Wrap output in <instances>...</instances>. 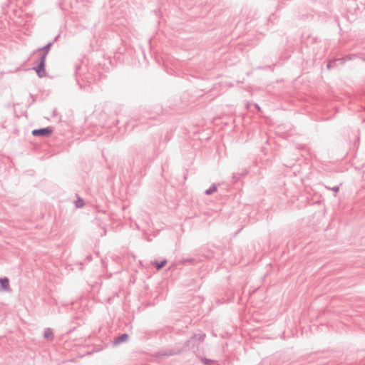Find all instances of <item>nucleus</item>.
Returning <instances> with one entry per match:
<instances>
[{
	"label": "nucleus",
	"instance_id": "nucleus-1",
	"mask_svg": "<svg viewBox=\"0 0 365 365\" xmlns=\"http://www.w3.org/2000/svg\"><path fill=\"white\" fill-rule=\"evenodd\" d=\"M45 55H39V61L38 66L34 68L39 78L44 77L46 75L45 70Z\"/></svg>",
	"mask_w": 365,
	"mask_h": 365
},
{
	"label": "nucleus",
	"instance_id": "nucleus-2",
	"mask_svg": "<svg viewBox=\"0 0 365 365\" xmlns=\"http://www.w3.org/2000/svg\"><path fill=\"white\" fill-rule=\"evenodd\" d=\"M51 133L52 130L50 128L35 129L32 131V135L34 136L48 137L51 135Z\"/></svg>",
	"mask_w": 365,
	"mask_h": 365
},
{
	"label": "nucleus",
	"instance_id": "nucleus-3",
	"mask_svg": "<svg viewBox=\"0 0 365 365\" xmlns=\"http://www.w3.org/2000/svg\"><path fill=\"white\" fill-rule=\"evenodd\" d=\"M9 289V280L7 277L0 278V291H6Z\"/></svg>",
	"mask_w": 365,
	"mask_h": 365
},
{
	"label": "nucleus",
	"instance_id": "nucleus-4",
	"mask_svg": "<svg viewBox=\"0 0 365 365\" xmlns=\"http://www.w3.org/2000/svg\"><path fill=\"white\" fill-rule=\"evenodd\" d=\"M53 42H49L45 46L41 48H38V50L36 51V53L37 52H41L40 55H45V58H46V56L52 46Z\"/></svg>",
	"mask_w": 365,
	"mask_h": 365
},
{
	"label": "nucleus",
	"instance_id": "nucleus-5",
	"mask_svg": "<svg viewBox=\"0 0 365 365\" xmlns=\"http://www.w3.org/2000/svg\"><path fill=\"white\" fill-rule=\"evenodd\" d=\"M128 339V335L127 334H121L120 336H118V337L115 339L114 342H115V344H120V343H122V342L125 341Z\"/></svg>",
	"mask_w": 365,
	"mask_h": 365
},
{
	"label": "nucleus",
	"instance_id": "nucleus-6",
	"mask_svg": "<svg viewBox=\"0 0 365 365\" xmlns=\"http://www.w3.org/2000/svg\"><path fill=\"white\" fill-rule=\"evenodd\" d=\"M217 186L216 185L213 184L209 189L206 190L205 194L206 195H212L215 192L217 191Z\"/></svg>",
	"mask_w": 365,
	"mask_h": 365
},
{
	"label": "nucleus",
	"instance_id": "nucleus-7",
	"mask_svg": "<svg viewBox=\"0 0 365 365\" xmlns=\"http://www.w3.org/2000/svg\"><path fill=\"white\" fill-rule=\"evenodd\" d=\"M43 336L45 338L49 339L53 336V331L50 328H47L44 330Z\"/></svg>",
	"mask_w": 365,
	"mask_h": 365
},
{
	"label": "nucleus",
	"instance_id": "nucleus-8",
	"mask_svg": "<svg viewBox=\"0 0 365 365\" xmlns=\"http://www.w3.org/2000/svg\"><path fill=\"white\" fill-rule=\"evenodd\" d=\"M167 263V261L166 260H163L160 262H155V267L157 268V269H162Z\"/></svg>",
	"mask_w": 365,
	"mask_h": 365
},
{
	"label": "nucleus",
	"instance_id": "nucleus-9",
	"mask_svg": "<svg viewBox=\"0 0 365 365\" xmlns=\"http://www.w3.org/2000/svg\"><path fill=\"white\" fill-rule=\"evenodd\" d=\"M84 205V202L82 199H78L76 201V207H82Z\"/></svg>",
	"mask_w": 365,
	"mask_h": 365
},
{
	"label": "nucleus",
	"instance_id": "nucleus-10",
	"mask_svg": "<svg viewBox=\"0 0 365 365\" xmlns=\"http://www.w3.org/2000/svg\"><path fill=\"white\" fill-rule=\"evenodd\" d=\"M331 190H333L334 192H337L339 190V187L338 186H335V187H333L332 188H331Z\"/></svg>",
	"mask_w": 365,
	"mask_h": 365
},
{
	"label": "nucleus",
	"instance_id": "nucleus-11",
	"mask_svg": "<svg viewBox=\"0 0 365 365\" xmlns=\"http://www.w3.org/2000/svg\"><path fill=\"white\" fill-rule=\"evenodd\" d=\"M330 67H331V63H329L327 64V68H330Z\"/></svg>",
	"mask_w": 365,
	"mask_h": 365
},
{
	"label": "nucleus",
	"instance_id": "nucleus-12",
	"mask_svg": "<svg viewBox=\"0 0 365 365\" xmlns=\"http://www.w3.org/2000/svg\"><path fill=\"white\" fill-rule=\"evenodd\" d=\"M58 38V36H56V37L54 38L53 42H54V41H56L57 40V38Z\"/></svg>",
	"mask_w": 365,
	"mask_h": 365
},
{
	"label": "nucleus",
	"instance_id": "nucleus-13",
	"mask_svg": "<svg viewBox=\"0 0 365 365\" xmlns=\"http://www.w3.org/2000/svg\"><path fill=\"white\" fill-rule=\"evenodd\" d=\"M256 108H257L259 110L258 105H256Z\"/></svg>",
	"mask_w": 365,
	"mask_h": 365
}]
</instances>
